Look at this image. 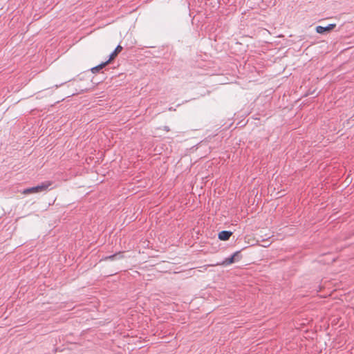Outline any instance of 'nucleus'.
<instances>
[{
  "instance_id": "f257e3e1",
  "label": "nucleus",
  "mask_w": 354,
  "mask_h": 354,
  "mask_svg": "<svg viewBox=\"0 0 354 354\" xmlns=\"http://www.w3.org/2000/svg\"><path fill=\"white\" fill-rule=\"evenodd\" d=\"M53 183L51 181L47 180L42 182L41 184L25 189L22 191L23 194H35L39 192H45L48 189V188L52 185Z\"/></svg>"
},
{
  "instance_id": "f03ea898",
  "label": "nucleus",
  "mask_w": 354,
  "mask_h": 354,
  "mask_svg": "<svg viewBox=\"0 0 354 354\" xmlns=\"http://www.w3.org/2000/svg\"><path fill=\"white\" fill-rule=\"evenodd\" d=\"M241 259L240 252H234L231 257L226 258L221 263H217L216 265L229 266L234 262L239 261Z\"/></svg>"
},
{
  "instance_id": "7ed1b4c3",
  "label": "nucleus",
  "mask_w": 354,
  "mask_h": 354,
  "mask_svg": "<svg viewBox=\"0 0 354 354\" xmlns=\"http://www.w3.org/2000/svg\"><path fill=\"white\" fill-rule=\"evenodd\" d=\"M336 25L335 24H328L326 26H318L316 27V31L317 33L323 34L325 32H329L333 30Z\"/></svg>"
},
{
  "instance_id": "20e7f679",
  "label": "nucleus",
  "mask_w": 354,
  "mask_h": 354,
  "mask_svg": "<svg viewBox=\"0 0 354 354\" xmlns=\"http://www.w3.org/2000/svg\"><path fill=\"white\" fill-rule=\"evenodd\" d=\"M232 234V232L223 230L218 233V239L221 241H227Z\"/></svg>"
},
{
  "instance_id": "39448f33",
  "label": "nucleus",
  "mask_w": 354,
  "mask_h": 354,
  "mask_svg": "<svg viewBox=\"0 0 354 354\" xmlns=\"http://www.w3.org/2000/svg\"><path fill=\"white\" fill-rule=\"evenodd\" d=\"M122 258H123V252H117L114 254L107 256V257H104V259L114 261V260L121 259Z\"/></svg>"
},
{
  "instance_id": "423d86ee",
  "label": "nucleus",
  "mask_w": 354,
  "mask_h": 354,
  "mask_svg": "<svg viewBox=\"0 0 354 354\" xmlns=\"http://www.w3.org/2000/svg\"><path fill=\"white\" fill-rule=\"evenodd\" d=\"M122 50V47L120 46V45H118L115 49L114 50V51L110 55V57H109V59L107 60L109 61V63L113 60L117 55L119 53H120V51Z\"/></svg>"
},
{
  "instance_id": "0eeeda50",
  "label": "nucleus",
  "mask_w": 354,
  "mask_h": 354,
  "mask_svg": "<svg viewBox=\"0 0 354 354\" xmlns=\"http://www.w3.org/2000/svg\"><path fill=\"white\" fill-rule=\"evenodd\" d=\"M109 64V61H106L105 62H102L100 64L93 67L91 68V71L93 73H96L98 71H100L101 69H102L104 67H105Z\"/></svg>"
},
{
  "instance_id": "6e6552de",
  "label": "nucleus",
  "mask_w": 354,
  "mask_h": 354,
  "mask_svg": "<svg viewBox=\"0 0 354 354\" xmlns=\"http://www.w3.org/2000/svg\"><path fill=\"white\" fill-rule=\"evenodd\" d=\"M164 129H165V131H169V127H167V126H165V127H164Z\"/></svg>"
}]
</instances>
